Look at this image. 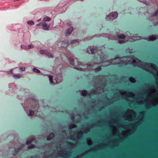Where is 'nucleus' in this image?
Segmentation results:
<instances>
[{
    "mask_svg": "<svg viewBox=\"0 0 158 158\" xmlns=\"http://www.w3.org/2000/svg\"><path fill=\"white\" fill-rule=\"evenodd\" d=\"M118 15V14L116 12H114L110 13L108 16L106 17V19L108 20H113L116 18Z\"/></svg>",
    "mask_w": 158,
    "mask_h": 158,
    "instance_id": "1",
    "label": "nucleus"
},
{
    "mask_svg": "<svg viewBox=\"0 0 158 158\" xmlns=\"http://www.w3.org/2000/svg\"><path fill=\"white\" fill-rule=\"evenodd\" d=\"M40 53L41 54H45L49 57H53V56L51 53L48 52L47 50H41L40 51Z\"/></svg>",
    "mask_w": 158,
    "mask_h": 158,
    "instance_id": "2",
    "label": "nucleus"
},
{
    "mask_svg": "<svg viewBox=\"0 0 158 158\" xmlns=\"http://www.w3.org/2000/svg\"><path fill=\"white\" fill-rule=\"evenodd\" d=\"M42 29L44 30H48L50 27V25L49 24H47L45 23H43V24Z\"/></svg>",
    "mask_w": 158,
    "mask_h": 158,
    "instance_id": "3",
    "label": "nucleus"
},
{
    "mask_svg": "<svg viewBox=\"0 0 158 158\" xmlns=\"http://www.w3.org/2000/svg\"><path fill=\"white\" fill-rule=\"evenodd\" d=\"M21 150V148L19 147L15 148V149L12 151V154L13 155H15L18 154L19 152Z\"/></svg>",
    "mask_w": 158,
    "mask_h": 158,
    "instance_id": "4",
    "label": "nucleus"
},
{
    "mask_svg": "<svg viewBox=\"0 0 158 158\" xmlns=\"http://www.w3.org/2000/svg\"><path fill=\"white\" fill-rule=\"evenodd\" d=\"M73 30V27H71L69 29H68L66 31L65 35L66 36L69 35L71 33Z\"/></svg>",
    "mask_w": 158,
    "mask_h": 158,
    "instance_id": "5",
    "label": "nucleus"
},
{
    "mask_svg": "<svg viewBox=\"0 0 158 158\" xmlns=\"http://www.w3.org/2000/svg\"><path fill=\"white\" fill-rule=\"evenodd\" d=\"M68 45H69V42L67 40H65L62 42L61 46L62 47L65 48L67 47Z\"/></svg>",
    "mask_w": 158,
    "mask_h": 158,
    "instance_id": "6",
    "label": "nucleus"
},
{
    "mask_svg": "<svg viewBox=\"0 0 158 158\" xmlns=\"http://www.w3.org/2000/svg\"><path fill=\"white\" fill-rule=\"evenodd\" d=\"M22 75L21 74H14L13 75V77L15 78H18L22 77Z\"/></svg>",
    "mask_w": 158,
    "mask_h": 158,
    "instance_id": "7",
    "label": "nucleus"
},
{
    "mask_svg": "<svg viewBox=\"0 0 158 158\" xmlns=\"http://www.w3.org/2000/svg\"><path fill=\"white\" fill-rule=\"evenodd\" d=\"M69 61L70 64L72 65H74V61L72 58L70 57L69 58Z\"/></svg>",
    "mask_w": 158,
    "mask_h": 158,
    "instance_id": "8",
    "label": "nucleus"
},
{
    "mask_svg": "<svg viewBox=\"0 0 158 158\" xmlns=\"http://www.w3.org/2000/svg\"><path fill=\"white\" fill-rule=\"evenodd\" d=\"M88 92L87 91L85 90H82L81 92V95L83 96H86Z\"/></svg>",
    "mask_w": 158,
    "mask_h": 158,
    "instance_id": "9",
    "label": "nucleus"
},
{
    "mask_svg": "<svg viewBox=\"0 0 158 158\" xmlns=\"http://www.w3.org/2000/svg\"><path fill=\"white\" fill-rule=\"evenodd\" d=\"M156 39V37L153 36H150L149 37V40L150 41H154Z\"/></svg>",
    "mask_w": 158,
    "mask_h": 158,
    "instance_id": "10",
    "label": "nucleus"
},
{
    "mask_svg": "<svg viewBox=\"0 0 158 158\" xmlns=\"http://www.w3.org/2000/svg\"><path fill=\"white\" fill-rule=\"evenodd\" d=\"M33 141V139H31L27 141L26 142V144L28 145L31 144L32 142Z\"/></svg>",
    "mask_w": 158,
    "mask_h": 158,
    "instance_id": "11",
    "label": "nucleus"
},
{
    "mask_svg": "<svg viewBox=\"0 0 158 158\" xmlns=\"http://www.w3.org/2000/svg\"><path fill=\"white\" fill-rule=\"evenodd\" d=\"M35 147V145L34 144H31L28 146V148L30 149L34 148Z\"/></svg>",
    "mask_w": 158,
    "mask_h": 158,
    "instance_id": "12",
    "label": "nucleus"
},
{
    "mask_svg": "<svg viewBox=\"0 0 158 158\" xmlns=\"http://www.w3.org/2000/svg\"><path fill=\"white\" fill-rule=\"evenodd\" d=\"M118 37L119 39H125V35L121 34L118 36Z\"/></svg>",
    "mask_w": 158,
    "mask_h": 158,
    "instance_id": "13",
    "label": "nucleus"
},
{
    "mask_svg": "<svg viewBox=\"0 0 158 158\" xmlns=\"http://www.w3.org/2000/svg\"><path fill=\"white\" fill-rule=\"evenodd\" d=\"M49 81L52 84L53 83V77L52 75H49Z\"/></svg>",
    "mask_w": 158,
    "mask_h": 158,
    "instance_id": "14",
    "label": "nucleus"
},
{
    "mask_svg": "<svg viewBox=\"0 0 158 158\" xmlns=\"http://www.w3.org/2000/svg\"><path fill=\"white\" fill-rule=\"evenodd\" d=\"M50 20V18L48 17H45L43 19V20L45 21H49Z\"/></svg>",
    "mask_w": 158,
    "mask_h": 158,
    "instance_id": "15",
    "label": "nucleus"
},
{
    "mask_svg": "<svg viewBox=\"0 0 158 158\" xmlns=\"http://www.w3.org/2000/svg\"><path fill=\"white\" fill-rule=\"evenodd\" d=\"M33 70L35 73H40V70H38V69H37L36 68H34L33 69Z\"/></svg>",
    "mask_w": 158,
    "mask_h": 158,
    "instance_id": "16",
    "label": "nucleus"
},
{
    "mask_svg": "<svg viewBox=\"0 0 158 158\" xmlns=\"http://www.w3.org/2000/svg\"><path fill=\"white\" fill-rule=\"evenodd\" d=\"M27 23H28V24L30 25H32L34 24V22L32 20L28 21Z\"/></svg>",
    "mask_w": 158,
    "mask_h": 158,
    "instance_id": "17",
    "label": "nucleus"
},
{
    "mask_svg": "<svg viewBox=\"0 0 158 158\" xmlns=\"http://www.w3.org/2000/svg\"><path fill=\"white\" fill-rule=\"evenodd\" d=\"M35 114V112L32 110H30L29 115L31 116H32Z\"/></svg>",
    "mask_w": 158,
    "mask_h": 158,
    "instance_id": "18",
    "label": "nucleus"
},
{
    "mask_svg": "<svg viewBox=\"0 0 158 158\" xmlns=\"http://www.w3.org/2000/svg\"><path fill=\"white\" fill-rule=\"evenodd\" d=\"M90 51L92 54H94L96 52V50L95 48H92L90 49Z\"/></svg>",
    "mask_w": 158,
    "mask_h": 158,
    "instance_id": "19",
    "label": "nucleus"
},
{
    "mask_svg": "<svg viewBox=\"0 0 158 158\" xmlns=\"http://www.w3.org/2000/svg\"><path fill=\"white\" fill-rule=\"evenodd\" d=\"M102 69V68L101 66H99L95 69V71L97 72L101 70Z\"/></svg>",
    "mask_w": 158,
    "mask_h": 158,
    "instance_id": "20",
    "label": "nucleus"
},
{
    "mask_svg": "<svg viewBox=\"0 0 158 158\" xmlns=\"http://www.w3.org/2000/svg\"><path fill=\"white\" fill-rule=\"evenodd\" d=\"M21 47L22 49H27V47L23 45H21Z\"/></svg>",
    "mask_w": 158,
    "mask_h": 158,
    "instance_id": "21",
    "label": "nucleus"
},
{
    "mask_svg": "<svg viewBox=\"0 0 158 158\" xmlns=\"http://www.w3.org/2000/svg\"><path fill=\"white\" fill-rule=\"evenodd\" d=\"M76 127V124H73L70 125V128L71 129H72Z\"/></svg>",
    "mask_w": 158,
    "mask_h": 158,
    "instance_id": "22",
    "label": "nucleus"
},
{
    "mask_svg": "<svg viewBox=\"0 0 158 158\" xmlns=\"http://www.w3.org/2000/svg\"><path fill=\"white\" fill-rule=\"evenodd\" d=\"M52 139V137H51L49 135L48 136L47 138V140L48 141L51 140Z\"/></svg>",
    "mask_w": 158,
    "mask_h": 158,
    "instance_id": "23",
    "label": "nucleus"
},
{
    "mask_svg": "<svg viewBox=\"0 0 158 158\" xmlns=\"http://www.w3.org/2000/svg\"><path fill=\"white\" fill-rule=\"evenodd\" d=\"M71 44H75L78 43V42L76 40H73L71 42Z\"/></svg>",
    "mask_w": 158,
    "mask_h": 158,
    "instance_id": "24",
    "label": "nucleus"
},
{
    "mask_svg": "<svg viewBox=\"0 0 158 158\" xmlns=\"http://www.w3.org/2000/svg\"><path fill=\"white\" fill-rule=\"evenodd\" d=\"M34 47V46L33 45L31 44H30L28 45V47H27V49H31L33 48Z\"/></svg>",
    "mask_w": 158,
    "mask_h": 158,
    "instance_id": "25",
    "label": "nucleus"
},
{
    "mask_svg": "<svg viewBox=\"0 0 158 158\" xmlns=\"http://www.w3.org/2000/svg\"><path fill=\"white\" fill-rule=\"evenodd\" d=\"M149 64V65L150 66H151L153 68H155V67H156V65L152 64Z\"/></svg>",
    "mask_w": 158,
    "mask_h": 158,
    "instance_id": "26",
    "label": "nucleus"
},
{
    "mask_svg": "<svg viewBox=\"0 0 158 158\" xmlns=\"http://www.w3.org/2000/svg\"><path fill=\"white\" fill-rule=\"evenodd\" d=\"M49 135L51 137H52V138L53 137H54L55 135H54V133H50L49 134Z\"/></svg>",
    "mask_w": 158,
    "mask_h": 158,
    "instance_id": "27",
    "label": "nucleus"
},
{
    "mask_svg": "<svg viewBox=\"0 0 158 158\" xmlns=\"http://www.w3.org/2000/svg\"><path fill=\"white\" fill-rule=\"evenodd\" d=\"M158 16V11L156 12L154 14L152 15V16Z\"/></svg>",
    "mask_w": 158,
    "mask_h": 158,
    "instance_id": "28",
    "label": "nucleus"
},
{
    "mask_svg": "<svg viewBox=\"0 0 158 158\" xmlns=\"http://www.w3.org/2000/svg\"><path fill=\"white\" fill-rule=\"evenodd\" d=\"M70 118L72 120H73L75 118V115L74 114H72L71 115Z\"/></svg>",
    "mask_w": 158,
    "mask_h": 158,
    "instance_id": "29",
    "label": "nucleus"
},
{
    "mask_svg": "<svg viewBox=\"0 0 158 158\" xmlns=\"http://www.w3.org/2000/svg\"><path fill=\"white\" fill-rule=\"evenodd\" d=\"M43 23V22H41L40 23L37 24L36 25L37 26H42Z\"/></svg>",
    "mask_w": 158,
    "mask_h": 158,
    "instance_id": "30",
    "label": "nucleus"
},
{
    "mask_svg": "<svg viewBox=\"0 0 158 158\" xmlns=\"http://www.w3.org/2000/svg\"><path fill=\"white\" fill-rule=\"evenodd\" d=\"M67 144L68 145H73V143H72V142H68L67 143Z\"/></svg>",
    "mask_w": 158,
    "mask_h": 158,
    "instance_id": "31",
    "label": "nucleus"
},
{
    "mask_svg": "<svg viewBox=\"0 0 158 158\" xmlns=\"http://www.w3.org/2000/svg\"><path fill=\"white\" fill-rule=\"evenodd\" d=\"M20 69L21 71H24L25 69V68L24 67H22L20 68Z\"/></svg>",
    "mask_w": 158,
    "mask_h": 158,
    "instance_id": "32",
    "label": "nucleus"
},
{
    "mask_svg": "<svg viewBox=\"0 0 158 158\" xmlns=\"http://www.w3.org/2000/svg\"><path fill=\"white\" fill-rule=\"evenodd\" d=\"M82 132H80L78 133V134L80 136H82Z\"/></svg>",
    "mask_w": 158,
    "mask_h": 158,
    "instance_id": "33",
    "label": "nucleus"
},
{
    "mask_svg": "<svg viewBox=\"0 0 158 158\" xmlns=\"http://www.w3.org/2000/svg\"><path fill=\"white\" fill-rule=\"evenodd\" d=\"M120 44H122L123 43V42L121 41H119L118 42Z\"/></svg>",
    "mask_w": 158,
    "mask_h": 158,
    "instance_id": "34",
    "label": "nucleus"
},
{
    "mask_svg": "<svg viewBox=\"0 0 158 158\" xmlns=\"http://www.w3.org/2000/svg\"><path fill=\"white\" fill-rule=\"evenodd\" d=\"M12 69H11V70L9 71V73H12Z\"/></svg>",
    "mask_w": 158,
    "mask_h": 158,
    "instance_id": "35",
    "label": "nucleus"
},
{
    "mask_svg": "<svg viewBox=\"0 0 158 158\" xmlns=\"http://www.w3.org/2000/svg\"><path fill=\"white\" fill-rule=\"evenodd\" d=\"M133 62L134 63H135L136 62V61L135 60H133Z\"/></svg>",
    "mask_w": 158,
    "mask_h": 158,
    "instance_id": "36",
    "label": "nucleus"
},
{
    "mask_svg": "<svg viewBox=\"0 0 158 158\" xmlns=\"http://www.w3.org/2000/svg\"><path fill=\"white\" fill-rule=\"evenodd\" d=\"M143 66L144 67H146V64H143Z\"/></svg>",
    "mask_w": 158,
    "mask_h": 158,
    "instance_id": "37",
    "label": "nucleus"
},
{
    "mask_svg": "<svg viewBox=\"0 0 158 158\" xmlns=\"http://www.w3.org/2000/svg\"><path fill=\"white\" fill-rule=\"evenodd\" d=\"M115 58L116 59L118 58V56H115Z\"/></svg>",
    "mask_w": 158,
    "mask_h": 158,
    "instance_id": "38",
    "label": "nucleus"
},
{
    "mask_svg": "<svg viewBox=\"0 0 158 158\" xmlns=\"http://www.w3.org/2000/svg\"><path fill=\"white\" fill-rule=\"evenodd\" d=\"M133 79V78H132V77H130L129 78V79Z\"/></svg>",
    "mask_w": 158,
    "mask_h": 158,
    "instance_id": "39",
    "label": "nucleus"
},
{
    "mask_svg": "<svg viewBox=\"0 0 158 158\" xmlns=\"http://www.w3.org/2000/svg\"><path fill=\"white\" fill-rule=\"evenodd\" d=\"M65 132H66L65 131H63V132H64V133H65Z\"/></svg>",
    "mask_w": 158,
    "mask_h": 158,
    "instance_id": "40",
    "label": "nucleus"
},
{
    "mask_svg": "<svg viewBox=\"0 0 158 158\" xmlns=\"http://www.w3.org/2000/svg\"><path fill=\"white\" fill-rule=\"evenodd\" d=\"M40 19L38 20H37V21H40Z\"/></svg>",
    "mask_w": 158,
    "mask_h": 158,
    "instance_id": "41",
    "label": "nucleus"
},
{
    "mask_svg": "<svg viewBox=\"0 0 158 158\" xmlns=\"http://www.w3.org/2000/svg\"><path fill=\"white\" fill-rule=\"evenodd\" d=\"M56 82H57V83L58 82L57 80H56Z\"/></svg>",
    "mask_w": 158,
    "mask_h": 158,
    "instance_id": "42",
    "label": "nucleus"
},
{
    "mask_svg": "<svg viewBox=\"0 0 158 158\" xmlns=\"http://www.w3.org/2000/svg\"><path fill=\"white\" fill-rule=\"evenodd\" d=\"M19 0H15V1H19Z\"/></svg>",
    "mask_w": 158,
    "mask_h": 158,
    "instance_id": "43",
    "label": "nucleus"
},
{
    "mask_svg": "<svg viewBox=\"0 0 158 158\" xmlns=\"http://www.w3.org/2000/svg\"><path fill=\"white\" fill-rule=\"evenodd\" d=\"M133 80L134 81H135V80L134 79H133Z\"/></svg>",
    "mask_w": 158,
    "mask_h": 158,
    "instance_id": "44",
    "label": "nucleus"
}]
</instances>
